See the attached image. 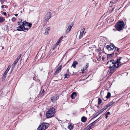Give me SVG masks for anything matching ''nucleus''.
<instances>
[{"label": "nucleus", "instance_id": "53", "mask_svg": "<svg viewBox=\"0 0 130 130\" xmlns=\"http://www.w3.org/2000/svg\"><path fill=\"white\" fill-rule=\"evenodd\" d=\"M14 15H15L16 17H17V16L18 15V14H14Z\"/></svg>", "mask_w": 130, "mask_h": 130}, {"label": "nucleus", "instance_id": "28", "mask_svg": "<svg viewBox=\"0 0 130 130\" xmlns=\"http://www.w3.org/2000/svg\"><path fill=\"white\" fill-rule=\"evenodd\" d=\"M99 115V114L97 112L96 113V114L95 115H94L93 117V118H95L96 117H97Z\"/></svg>", "mask_w": 130, "mask_h": 130}, {"label": "nucleus", "instance_id": "30", "mask_svg": "<svg viewBox=\"0 0 130 130\" xmlns=\"http://www.w3.org/2000/svg\"><path fill=\"white\" fill-rule=\"evenodd\" d=\"M108 107V106L107 105H106L102 109L104 110H105Z\"/></svg>", "mask_w": 130, "mask_h": 130}, {"label": "nucleus", "instance_id": "5", "mask_svg": "<svg viewBox=\"0 0 130 130\" xmlns=\"http://www.w3.org/2000/svg\"><path fill=\"white\" fill-rule=\"evenodd\" d=\"M25 24H23V22H22V25H20L17 27V29L19 31H23L25 32L27 31L29 29L28 28H25L24 26Z\"/></svg>", "mask_w": 130, "mask_h": 130}, {"label": "nucleus", "instance_id": "11", "mask_svg": "<svg viewBox=\"0 0 130 130\" xmlns=\"http://www.w3.org/2000/svg\"><path fill=\"white\" fill-rule=\"evenodd\" d=\"M50 29V27H48L45 29V32L44 33L45 35H48L49 33V31Z\"/></svg>", "mask_w": 130, "mask_h": 130}, {"label": "nucleus", "instance_id": "29", "mask_svg": "<svg viewBox=\"0 0 130 130\" xmlns=\"http://www.w3.org/2000/svg\"><path fill=\"white\" fill-rule=\"evenodd\" d=\"M104 110L102 109L100 110L99 111L97 112L98 113L99 115L102 113Z\"/></svg>", "mask_w": 130, "mask_h": 130}, {"label": "nucleus", "instance_id": "8", "mask_svg": "<svg viewBox=\"0 0 130 130\" xmlns=\"http://www.w3.org/2000/svg\"><path fill=\"white\" fill-rule=\"evenodd\" d=\"M41 124L43 126L44 130L47 128L49 126V124L48 123H43Z\"/></svg>", "mask_w": 130, "mask_h": 130}, {"label": "nucleus", "instance_id": "4", "mask_svg": "<svg viewBox=\"0 0 130 130\" xmlns=\"http://www.w3.org/2000/svg\"><path fill=\"white\" fill-rule=\"evenodd\" d=\"M124 26L123 21H119L117 23L116 26V29L117 30L120 31L123 29Z\"/></svg>", "mask_w": 130, "mask_h": 130}, {"label": "nucleus", "instance_id": "39", "mask_svg": "<svg viewBox=\"0 0 130 130\" xmlns=\"http://www.w3.org/2000/svg\"><path fill=\"white\" fill-rule=\"evenodd\" d=\"M101 50V49L100 48H99V49H98L96 50V51L97 52H99Z\"/></svg>", "mask_w": 130, "mask_h": 130}, {"label": "nucleus", "instance_id": "1", "mask_svg": "<svg viewBox=\"0 0 130 130\" xmlns=\"http://www.w3.org/2000/svg\"><path fill=\"white\" fill-rule=\"evenodd\" d=\"M123 57H117V60L116 61L113 59L109 61L107 63V65L110 69L114 67L116 68H118L121 65L120 60Z\"/></svg>", "mask_w": 130, "mask_h": 130}, {"label": "nucleus", "instance_id": "46", "mask_svg": "<svg viewBox=\"0 0 130 130\" xmlns=\"http://www.w3.org/2000/svg\"><path fill=\"white\" fill-rule=\"evenodd\" d=\"M102 52H100L99 53V56L101 55V54H102Z\"/></svg>", "mask_w": 130, "mask_h": 130}, {"label": "nucleus", "instance_id": "19", "mask_svg": "<svg viewBox=\"0 0 130 130\" xmlns=\"http://www.w3.org/2000/svg\"><path fill=\"white\" fill-rule=\"evenodd\" d=\"M114 103V102L113 101H112L110 102L107 105L108 107H110Z\"/></svg>", "mask_w": 130, "mask_h": 130}, {"label": "nucleus", "instance_id": "33", "mask_svg": "<svg viewBox=\"0 0 130 130\" xmlns=\"http://www.w3.org/2000/svg\"><path fill=\"white\" fill-rule=\"evenodd\" d=\"M62 67V66H60L58 67V68L57 69H58V70H59V71H60L61 70Z\"/></svg>", "mask_w": 130, "mask_h": 130}, {"label": "nucleus", "instance_id": "25", "mask_svg": "<svg viewBox=\"0 0 130 130\" xmlns=\"http://www.w3.org/2000/svg\"><path fill=\"white\" fill-rule=\"evenodd\" d=\"M64 78H68L70 76L69 75L67 74H65L64 75Z\"/></svg>", "mask_w": 130, "mask_h": 130}, {"label": "nucleus", "instance_id": "21", "mask_svg": "<svg viewBox=\"0 0 130 130\" xmlns=\"http://www.w3.org/2000/svg\"><path fill=\"white\" fill-rule=\"evenodd\" d=\"M111 96L110 93L109 92H108L107 94V95L106 96V98L107 99H109L110 98Z\"/></svg>", "mask_w": 130, "mask_h": 130}, {"label": "nucleus", "instance_id": "35", "mask_svg": "<svg viewBox=\"0 0 130 130\" xmlns=\"http://www.w3.org/2000/svg\"><path fill=\"white\" fill-rule=\"evenodd\" d=\"M6 74H6V73L5 74V73H4V75H3V78L4 79H5V78H6Z\"/></svg>", "mask_w": 130, "mask_h": 130}, {"label": "nucleus", "instance_id": "42", "mask_svg": "<svg viewBox=\"0 0 130 130\" xmlns=\"http://www.w3.org/2000/svg\"><path fill=\"white\" fill-rule=\"evenodd\" d=\"M36 56L37 57H40V56H41V57H42V56L39 55V53Z\"/></svg>", "mask_w": 130, "mask_h": 130}, {"label": "nucleus", "instance_id": "31", "mask_svg": "<svg viewBox=\"0 0 130 130\" xmlns=\"http://www.w3.org/2000/svg\"><path fill=\"white\" fill-rule=\"evenodd\" d=\"M114 54H115L116 56L117 55L119 54L120 53L119 52H117V51H114Z\"/></svg>", "mask_w": 130, "mask_h": 130}, {"label": "nucleus", "instance_id": "24", "mask_svg": "<svg viewBox=\"0 0 130 130\" xmlns=\"http://www.w3.org/2000/svg\"><path fill=\"white\" fill-rule=\"evenodd\" d=\"M89 66V64L88 63H87L86 64V66L84 67L83 68H84V69H85V70L87 69V68Z\"/></svg>", "mask_w": 130, "mask_h": 130}, {"label": "nucleus", "instance_id": "9", "mask_svg": "<svg viewBox=\"0 0 130 130\" xmlns=\"http://www.w3.org/2000/svg\"><path fill=\"white\" fill-rule=\"evenodd\" d=\"M85 28H84L81 29V30L80 32V35L79 36V39H81L83 36V34L85 30Z\"/></svg>", "mask_w": 130, "mask_h": 130}, {"label": "nucleus", "instance_id": "45", "mask_svg": "<svg viewBox=\"0 0 130 130\" xmlns=\"http://www.w3.org/2000/svg\"><path fill=\"white\" fill-rule=\"evenodd\" d=\"M59 41H60V40H58L56 44H57V45H58V44H59Z\"/></svg>", "mask_w": 130, "mask_h": 130}, {"label": "nucleus", "instance_id": "14", "mask_svg": "<svg viewBox=\"0 0 130 130\" xmlns=\"http://www.w3.org/2000/svg\"><path fill=\"white\" fill-rule=\"evenodd\" d=\"M38 130H45L43 126L41 124L37 128Z\"/></svg>", "mask_w": 130, "mask_h": 130}, {"label": "nucleus", "instance_id": "23", "mask_svg": "<svg viewBox=\"0 0 130 130\" xmlns=\"http://www.w3.org/2000/svg\"><path fill=\"white\" fill-rule=\"evenodd\" d=\"M115 50H114L113 51H117V52H119V48H118L117 47H115Z\"/></svg>", "mask_w": 130, "mask_h": 130}, {"label": "nucleus", "instance_id": "12", "mask_svg": "<svg viewBox=\"0 0 130 130\" xmlns=\"http://www.w3.org/2000/svg\"><path fill=\"white\" fill-rule=\"evenodd\" d=\"M73 26V25L71 26V25L70 26H69L67 29L66 31V34H68L69 33V32L71 30L72 27Z\"/></svg>", "mask_w": 130, "mask_h": 130}, {"label": "nucleus", "instance_id": "48", "mask_svg": "<svg viewBox=\"0 0 130 130\" xmlns=\"http://www.w3.org/2000/svg\"><path fill=\"white\" fill-rule=\"evenodd\" d=\"M4 0H1V3H3L4 2Z\"/></svg>", "mask_w": 130, "mask_h": 130}, {"label": "nucleus", "instance_id": "26", "mask_svg": "<svg viewBox=\"0 0 130 130\" xmlns=\"http://www.w3.org/2000/svg\"><path fill=\"white\" fill-rule=\"evenodd\" d=\"M59 71H60L59 70H58V69H57L55 72L54 74L56 75L58 74V73L59 72Z\"/></svg>", "mask_w": 130, "mask_h": 130}, {"label": "nucleus", "instance_id": "18", "mask_svg": "<svg viewBox=\"0 0 130 130\" xmlns=\"http://www.w3.org/2000/svg\"><path fill=\"white\" fill-rule=\"evenodd\" d=\"M5 20L4 18L0 16V23L4 22Z\"/></svg>", "mask_w": 130, "mask_h": 130}, {"label": "nucleus", "instance_id": "40", "mask_svg": "<svg viewBox=\"0 0 130 130\" xmlns=\"http://www.w3.org/2000/svg\"><path fill=\"white\" fill-rule=\"evenodd\" d=\"M22 20L21 19H20L19 20V21L18 22V25H20V22H22Z\"/></svg>", "mask_w": 130, "mask_h": 130}, {"label": "nucleus", "instance_id": "3", "mask_svg": "<svg viewBox=\"0 0 130 130\" xmlns=\"http://www.w3.org/2000/svg\"><path fill=\"white\" fill-rule=\"evenodd\" d=\"M55 112L54 108L52 107L50 109L46 114V118H50L54 115Z\"/></svg>", "mask_w": 130, "mask_h": 130}, {"label": "nucleus", "instance_id": "10", "mask_svg": "<svg viewBox=\"0 0 130 130\" xmlns=\"http://www.w3.org/2000/svg\"><path fill=\"white\" fill-rule=\"evenodd\" d=\"M23 24H25V26H28L29 28H30L32 25V24L26 21H24L23 22Z\"/></svg>", "mask_w": 130, "mask_h": 130}, {"label": "nucleus", "instance_id": "55", "mask_svg": "<svg viewBox=\"0 0 130 130\" xmlns=\"http://www.w3.org/2000/svg\"><path fill=\"white\" fill-rule=\"evenodd\" d=\"M4 48V47L3 46L2 47V49H3Z\"/></svg>", "mask_w": 130, "mask_h": 130}, {"label": "nucleus", "instance_id": "44", "mask_svg": "<svg viewBox=\"0 0 130 130\" xmlns=\"http://www.w3.org/2000/svg\"><path fill=\"white\" fill-rule=\"evenodd\" d=\"M86 70L85 69H84V68H83V69H81V71H84L85 70Z\"/></svg>", "mask_w": 130, "mask_h": 130}, {"label": "nucleus", "instance_id": "15", "mask_svg": "<svg viewBox=\"0 0 130 130\" xmlns=\"http://www.w3.org/2000/svg\"><path fill=\"white\" fill-rule=\"evenodd\" d=\"M81 119L82 122H85L86 121L87 119L86 117L83 116L81 118Z\"/></svg>", "mask_w": 130, "mask_h": 130}, {"label": "nucleus", "instance_id": "60", "mask_svg": "<svg viewBox=\"0 0 130 130\" xmlns=\"http://www.w3.org/2000/svg\"><path fill=\"white\" fill-rule=\"evenodd\" d=\"M57 120H58L59 121V120H59L58 119H57Z\"/></svg>", "mask_w": 130, "mask_h": 130}, {"label": "nucleus", "instance_id": "50", "mask_svg": "<svg viewBox=\"0 0 130 130\" xmlns=\"http://www.w3.org/2000/svg\"><path fill=\"white\" fill-rule=\"evenodd\" d=\"M105 116H106L105 118H106V119H107L108 117V116L107 115V114H106L105 115Z\"/></svg>", "mask_w": 130, "mask_h": 130}, {"label": "nucleus", "instance_id": "6", "mask_svg": "<svg viewBox=\"0 0 130 130\" xmlns=\"http://www.w3.org/2000/svg\"><path fill=\"white\" fill-rule=\"evenodd\" d=\"M51 17V12H48L45 15L43 18V21L44 22H46L48 21L49 20Z\"/></svg>", "mask_w": 130, "mask_h": 130}, {"label": "nucleus", "instance_id": "57", "mask_svg": "<svg viewBox=\"0 0 130 130\" xmlns=\"http://www.w3.org/2000/svg\"><path fill=\"white\" fill-rule=\"evenodd\" d=\"M114 9V8H113L112 9V11H113Z\"/></svg>", "mask_w": 130, "mask_h": 130}, {"label": "nucleus", "instance_id": "37", "mask_svg": "<svg viewBox=\"0 0 130 130\" xmlns=\"http://www.w3.org/2000/svg\"><path fill=\"white\" fill-rule=\"evenodd\" d=\"M15 65L13 63L12 66V71H13V69H14V68L15 67Z\"/></svg>", "mask_w": 130, "mask_h": 130}, {"label": "nucleus", "instance_id": "17", "mask_svg": "<svg viewBox=\"0 0 130 130\" xmlns=\"http://www.w3.org/2000/svg\"><path fill=\"white\" fill-rule=\"evenodd\" d=\"M115 68L113 67V68H111L109 71V73L112 74L115 71Z\"/></svg>", "mask_w": 130, "mask_h": 130}, {"label": "nucleus", "instance_id": "2", "mask_svg": "<svg viewBox=\"0 0 130 130\" xmlns=\"http://www.w3.org/2000/svg\"><path fill=\"white\" fill-rule=\"evenodd\" d=\"M115 46L113 44L111 43L109 45L106 46V47L108 51H112V52L111 54L107 55V58H111L114 56V52H113Z\"/></svg>", "mask_w": 130, "mask_h": 130}, {"label": "nucleus", "instance_id": "56", "mask_svg": "<svg viewBox=\"0 0 130 130\" xmlns=\"http://www.w3.org/2000/svg\"><path fill=\"white\" fill-rule=\"evenodd\" d=\"M110 3H111L112 4L113 2H112V1H111L110 2Z\"/></svg>", "mask_w": 130, "mask_h": 130}, {"label": "nucleus", "instance_id": "34", "mask_svg": "<svg viewBox=\"0 0 130 130\" xmlns=\"http://www.w3.org/2000/svg\"><path fill=\"white\" fill-rule=\"evenodd\" d=\"M21 54H20V55H19L18 56V57L17 58V59H16L17 60L19 61L21 57Z\"/></svg>", "mask_w": 130, "mask_h": 130}, {"label": "nucleus", "instance_id": "43", "mask_svg": "<svg viewBox=\"0 0 130 130\" xmlns=\"http://www.w3.org/2000/svg\"><path fill=\"white\" fill-rule=\"evenodd\" d=\"M3 14L5 15H6L7 14V13L6 12H3Z\"/></svg>", "mask_w": 130, "mask_h": 130}, {"label": "nucleus", "instance_id": "41", "mask_svg": "<svg viewBox=\"0 0 130 130\" xmlns=\"http://www.w3.org/2000/svg\"><path fill=\"white\" fill-rule=\"evenodd\" d=\"M44 92V90H43L41 92V95H42V96H43V95Z\"/></svg>", "mask_w": 130, "mask_h": 130}, {"label": "nucleus", "instance_id": "62", "mask_svg": "<svg viewBox=\"0 0 130 130\" xmlns=\"http://www.w3.org/2000/svg\"><path fill=\"white\" fill-rule=\"evenodd\" d=\"M7 93H8V92H7L6 93V94Z\"/></svg>", "mask_w": 130, "mask_h": 130}, {"label": "nucleus", "instance_id": "22", "mask_svg": "<svg viewBox=\"0 0 130 130\" xmlns=\"http://www.w3.org/2000/svg\"><path fill=\"white\" fill-rule=\"evenodd\" d=\"M98 105H100L102 102V100L100 98H98Z\"/></svg>", "mask_w": 130, "mask_h": 130}, {"label": "nucleus", "instance_id": "32", "mask_svg": "<svg viewBox=\"0 0 130 130\" xmlns=\"http://www.w3.org/2000/svg\"><path fill=\"white\" fill-rule=\"evenodd\" d=\"M8 6H7L5 5H2V6L1 7L2 9L5 8H7Z\"/></svg>", "mask_w": 130, "mask_h": 130}, {"label": "nucleus", "instance_id": "27", "mask_svg": "<svg viewBox=\"0 0 130 130\" xmlns=\"http://www.w3.org/2000/svg\"><path fill=\"white\" fill-rule=\"evenodd\" d=\"M10 69V67L9 68V66L7 68L5 72L4 73H5V74H7V73L8 72V71Z\"/></svg>", "mask_w": 130, "mask_h": 130}, {"label": "nucleus", "instance_id": "59", "mask_svg": "<svg viewBox=\"0 0 130 130\" xmlns=\"http://www.w3.org/2000/svg\"><path fill=\"white\" fill-rule=\"evenodd\" d=\"M57 120H58L59 121V120H59L58 119H57Z\"/></svg>", "mask_w": 130, "mask_h": 130}, {"label": "nucleus", "instance_id": "49", "mask_svg": "<svg viewBox=\"0 0 130 130\" xmlns=\"http://www.w3.org/2000/svg\"><path fill=\"white\" fill-rule=\"evenodd\" d=\"M63 37H61L59 39V40L60 41V40H61L63 38Z\"/></svg>", "mask_w": 130, "mask_h": 130}, {"label": "nucleus", "instance_id": "58", "mask_svg": "<svg viewBox=\"0 0 130 130\" xmlns=\"http://www.w3.org/2000/svg\"><path fill=\"white\" fill-rule=\"evenodd\" d=\"M11 71H12V69L11 68Z\"/></svg>", "mask_w": 130, "mask_h": 130}, {"label": "nucleus", "instance_id": "52", "mask_svg": "<svg viewBox=\"0 0 130 130\" xmlns=\"http://www.w3.org/2000/svg\"><path fill=\"white\" fill-rule=\"evenodd\" d=\"M110 114V112H107V113L106 114H107V115H109V114Z\"/></svg>", "mask_w": 130, "mask_h": 130}, {"label": "nucleus", "instance_id": "13", "mask_svg": "<svg viewBox=\"0 0 130 130\" xmlns=\"http://www.w3.org/2000/svg\"><path fill=\"white\" fill-rule=\"evenodd\" d=\"M76 96V93L75 92H73L71 95V97L72 99H74Z\"/></svg>", "mask_w": 130, "mask_h": 130}, {"label": "nucleus", "instance_id": "20", "mask_svg": "<svg viewBox=\"0 0 130 130\" xmlns=\"http://www.w3.org/2000/svg\"><path fill=\"white\" fill-rule=\"evenodd\" d=\"M73 126L71 124H69L68 126V128L70 130H71L73 128Z\"/></svg>", "mask_w": 130, "mask_h": 130}, {"label": "nucleus", "instance_id": "16", "mask_svg": "<svg viewBox=\"0 0 130 130\" xmlns=\"http://www.w3.org/2000/svg\"><path fill=\"white\" fill-rule=\"evenodd\" d=\"M77 61H75L73 62V64H72V66L74 68H75L76 65L77 64Z\"/></svg>", "mask_w": 130, "mask_h": 130}, {"label": "nucleus", "instance_id": "47", "mask_svg": "<svg viewBox=\"0 0 130 130\" xmlns=\"http://www.w3.org/2000/svg\"><path fill=\"white\" fill-rule=\"evenodd\" d=\"M104 115H102L101 116H100V117H101V118H100V119H101L103 116Z\"/></svg>", "mask_w": 130, "mask_h": 130}, {"label": "nucleus", "instance_id": "36", "mask_svg": "<svg viewBox=\"0 0 130 130\" xmlns=\"http://www.w3.org/2000/svg\"><path fill=\"white\" fill-rule=\"evenodd\" d=\"M18 60H17L15 59L14 61V62L13 63L15 65H16L18 62Z\"/></svg>", "mask_w": 130, "mask_h": 130}, {"label": "nucleus", "instance_id": "54", "mask_svg": "<svg viewBox=\"0 0 130 130\" xmlns=\"http://www.w3.org/2000/svg\"><path fill=\"white\" fill-rule=\"evenodd\" d=\"M102 60H104V57H103L102 58Z\"/></svg>", "mask_w": 130, "mask_h": 130}, {"label": "nucleus", "instance_id": "7", "mask_svg": "<svg viewBox=\"0 0 130 130\" xmlns=\"http://www.w3.org/2000/svg\"><path fill=\"white\" fill-rule=\"evenodd\" d=\"M59 95L57 94L51 97V99L53 102H54L59 98Z\"/></svg>", "mask_w": 130, "mask_h": 130}, {"label": "nucleus", "instance_id": "61", "mask_svg": "<svg viewBox=\"0 0 130 130\" xmlns=\"http://www.w3.org/2000/svg\"><path fill=\"white\" fill-rule=\"evenodd\" d=\"M98 107H99V106H98Z\"/></svg>", "mask_w": 130, "mask_h": 130}, {"label": "nucleus", "instance_id": "51", "mask_svg": "<svg viewBox=\"0 0 130 130\" xmlns=\"http://www.w3.org/2000/svg\"><path fill=\"white\" fill-rule=\"evenodd\" d=\"M101 118V117H100L99 118H98V119H97L95 121H96V122H97V121L99 119H100V118Z\"/></svg>", "mask_w": 130, "mask_h": 130}, {"label": "nucleus", "instance_id": "38", "mask_svg": "<svg viewBox=\"0 0 130 130\" xmlns=\"http://www.w3.org/2000/svg\"><path fill=\"white\" fill-rule=\"evenodd\" d=\"M11 20L13 22H14L16 20V19L15 18V17H13L11 19Z\"/></svg>", "mask_w": 130, "mask_h": 130}]
</instances>
